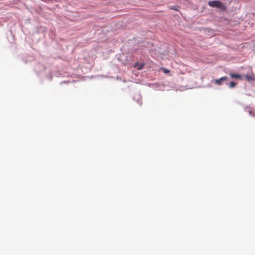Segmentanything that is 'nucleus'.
Returning <instances> with one entry per match:
<instances>
[{
  "mask_svg": "<svg viewBox=\"0 0 255 255\" xmlns=\"http://www.w3.org/2000/svg\"><path fill=\"white\" fill-rule=\"evenodd\" d=\"M208 5L211 7H216L222 10L226 9V6L219 0L210 1L208 2Z\"/></svg>",
  "mask_w": 255,
  "mask_h": 255,
  "instance_id": "nucleus-1",
  "label": "nucleus"
},
{
  "mask_svg": "<svg viewBox=\"0 0 255 255\" xmlns=\"http://www.w3.org/2000/svg\"><path fill=\"white\" fill-rule=\"evenodd\" d=\"M227 79V77L226 76H225V77H222L219 79L214 80L212 81H213L216 84H217L218 85H221L222 84V83L224 81H226Z\"/></svg>",
  "mask_w": 255,
  "mask_h": 255,
  "instance_id": "nucleus-2",
  "label": "nucleus"
},
{
  "mask_svg": "<svg viewBox=\"0 0 255 255\" xmlns=\"http://www.w3.org/2000/svg\"><path fill=\"white\" fill-rule=\"evenodd\" d=\"M245 77L246 79L248 81H251L255 80V77L254 74L252 75H245Z\"/></svg>",
  "mask_w": 255,
  "mask_h": 255,
  "instance_id": "nucleus-3",
  "label": "nucleus"
},
{
  "mask_svg": "<svg viewBox=\"0 0 255 255\" xmlns=\"http://www.w3.org/2000/svg\"><path fill=\"white\" fill-rule=\"evenodd\" d=\"M144 66V63L139 64L138 63H136L134 65V67L137 68L138 70H140L143 69Z\"/></svg>",
  "mask_w": 255,
  "mask_h": 255,
  "instance_id": "nucleus-4",
  "label": "nucleus"
},
{
  "mask_svg": "<svg viewBox=\"0 0 255 255\" xmlns=\"http://www.w3.org/2000/svg\"><path fill=\"white\" fill-rule=\"evenodd\" d=\"M230 76L232 78H241V75L240 74H238L231 73V74H230Z\"/></svg>",
  "mask_w": 255,
  "mask_h": 255,
  "instance_id": "nucleus-5",
  "label": "nucleus"
},
{
  "mask_svg": "<svg viewBox=\"0 0 255 255\" xmlns=\"http://www.w3.org/2000/svg\"><path fill=\"white\" fill-rule=\"evenodd\" d=\"M236 85V83L234 82H230V85H229V87L230 88H233V87H235Z\"/></svg>",
  "mask_w": 255,
  "mask_h": 255,
  "instance_id": "nucleus-6",
  "label": "nucleus"
},
{
  "mask_svg": "<svg viewBox=\"0 0 255 255\" xmlns=\"http://www.w3.org/2000/svg\"><path fill=\"white\" fill-rule=\"evenodd\" d=\"M161 69L164 73H168L170 72L169 70H167L165 68H162Z\"/></svg>",
  "mask_w": 255,
  "mask_h": 255,
  "instance_id": "nucleus-7",
  "label": "nucleus"
}]
</instances>
